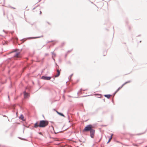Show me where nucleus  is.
Wrapping results in <instances>:
<instances>
[{
    "instance_id": "f257e3e1",
    "label": "nucleus",
    "mask_w": 147,
    "mask_h": 147,
    "mask_svg": "<svg viewBox=\"0 0 147 147\" xmlns=\"http://www.w3.org/2000/svg\"><path fill=\"white\" fill-rule=\"evenodd\" d=\"M49 122L48 121L42 120L40 121L39 124L38 122L34 124V127L37 128L38 127H45L48 125Z\"/></svg>"
},
{
    "instance_id": "f03ea898",
    "label": "nucleus",
    "mask_w": 147,
    "mask_h": 147,
    "mask_svg": "<svg viewBox=\"0 0 147 147\" xmlns=\"http://www.w3.org/2000/svg\"><path fill=\"white\" fill-rule=\"evenodd\" d=\"M93 126L91 125H89L85 127V128L83 129V131H90L93 128Z\"/></svg>"
},
{
    "instance_id": "7ed1b4c3",
    "label": "nucleus",
    "mask_w": 147,
    "mask_h": 147,
    "mask_svg": "<svg viewBox=\"0 0 147 147\" xmlns=\"http://www.w3.org/2000/svg\"><path fill=\"white\" fill-rule=\"evenodd\" d=\"M130 81H127V82H125L124 83L121 87H120L118 88L117 90V91H116V92L115 93V94H116L117 92L120 89H121L123 87V86L125 85L126 84L129 83L130 82Z\"/></svg>"
},
{
    "instance_id": "20e7f679",
    "label": "nucleus",
    "mask_w": 147,
    "mask_h": 147,
    "mask_svg": "<svg viewBox=\"0 0 147 147\" xmlns=\"http://www.w3.org/2000/svg\"><path fill=\"white\" fill-rule=\"evenodd\" d=\"M90 135L91 138H93L94 137L95 130L92 129L90 131Z\"/></svg>"
},
{
    "instance_id": "39448f33",
    "label": "nucleus",
    "mask_w": 147,
    "mask_h": 147,
    "mask_svg": "<svg viewBox=\"0 0 147 147\" xmlns=\"http://www.w3.org/2000/svg\"><path fill=\"white\" fill-rule=\"evenodd\" d=\"M41 78L44 80H50L51 79V77L43 76Z\"/></svg>"
},
{
    "instance_id": "423d86ee",
    "label": "nucleus",
    "mask_w": 147,
    "mask_h": 147,
    "mask_svg": "<svg viewBox=\"0 0 147 147\" xmlns=\"http://www.w3.org/2000/svg\"><path fill=\"white\" fill-rule=\"evenodd\" d=\"M14 57L16 58H20L21 57V56L19 52H16L15 55L14 56Z\"/></svg>"
},
{
    "instance_id": "0eeeda50",
    "label": "nucleus",
    "mask_w": 147,
    "mask_h": 147,
    "mask_svg": "<svg viewBox=\"0 0 147 147\" xmlns=\"http://www.w3.org/2000/svg\"><path fill=\"white\" fill-rule=\"evenodd\" d=\"M57 74L55 75V77H58L60 74V71H59V70L58 69H57Z\"/></svg>"
},
{
    "instance_id": "6e6552de",
    "label": "nucleus",
    "mask_w": 147,
    "mask_h": 147,
    "mask_svg": "<svg viewBox=\"0 0 147 147\" xmlns=\"http://www.w3.org/2000/svg\"><path fill=\"white\" fill-rule=\"evenodd\" d=\"M19 118L20 119H21L22 121H24L25 120V119H24V117L22 115H21L20 116Z\"/></svg>"
},
{
    "instance_id": "1a4fd4ad",
    "label": "nucleus",
    "mask_w": 147,
    "mask_h": 147,
    "mask_svg": "<svg viewBox=\"0 0 147 147\" xmlns=\"http://www.w3.org/2000/svg\"><path fill=\"white\" fill-rule=\"evenodd\" d=\"M24 94L25 98L27 97L29 95V94L28 93H27L25 92H24Z\"/></svg>"
},
{
    "instance_id": "9d476101",
    "label": "nucleus",
    "mask_w": 147,
    "mask_h": 147,
    "mask_svg": "<svg viewBox=\"0 0 147 147\" xmlns=\"http://www.w3.org/2000/svg\"><path fill=\"white\" fill-rule=\"evenodd\" d=\"M104 96L105 97L108 98H109L110 97L111 95L109 94H108V95H104Z\"/></svg>"
},
{
    "instance_id": "9b49d317",
    "label": "nucleus",
    "mask_w": 147,
    "mask_h": 147,
    "mask_svg": "<svg viewBox=\"0 0 147 147\" xmlns=\"http://www.w3.org/2000/svg\"><path fill=\"white\" fill-rule=\"evenodd\" d=\"M113 135V134L111 135V137L109 138V141H108V142H107V143H108L111 141V139H112V138Z\"/></svg>"
},
{
    "instance_id": "f8f14e48",
    "label": "nucleus",
    "mask_w": 147,
    "mask_h": 147,
    "mask_svg": "<svg viewBox=\"0 0 147 147\" xmlns=\"http://www.w3.org/2000/svg\"><path fill=\"white\" fill-rule=\"evenodd\" d=\"M57 113L60 115H61L62 116H64V115H63V114H62V113H59V112H57Z\"/></svg>"
},
{
    "instance_id": "ddd939ff",
    "label": "nucleus",
    "mask_w": 147,
    "mask_h": 147,
    "mask_svg": "<svg viewBox=\"0 0 147 147\" xmlns=\"http://www.w3.org/2000/svg\"><path fill=\"white\" fill-rule=\"evenodd\" d=\"M100 86V82H99L98 84V85L97 86V87H99Z\"/></svg>"
},
{
    "instance_id": "4468645a",
    "label": "nucleus",
    "mask_w": 147,
    "mask_h": 147,
    "mask_svg": "<svg viewBox=\"0 0 147 147\" xmlns=\"http://www.w3.org/2000/svg\"><path fill=\"white\" fill-rule=\"evenodd\" d=\"M39 134H40V135H42V133L41 132H39Z\"/></svg>"
},
{
    "instance_id": "2eb2a0df",
    "label": "nucleus",
    "mask_w": 147,
    "mask_h": 147,
    "mask_svg": "<svg viewBox=\"0 0 147 147\" xmlns=\"http://www.w3.org/2000/svg\"><path fill=\"white\" fill-rule=\"evenodd\" d=\"M101 140V139L100 140H99V142H99Z\"/></svg>"
},
{
    "instance_id": "dca6fc26",
    "label": "nucleus",
    "mask_w": 147,
    "mask_h": 147,
    "mask_svg": "<svg viewBox=\"0 0 147 147\" xmlns=\"http://www.w3.org/2000/svg\"><path fill=\"white\" fill-rule=\"evenodd\" d=\"M40 38V37H36V38Z\"/></svg>"
},
{
    "instance_id": "f3484780",
    "label": "nucleus",
    "mask_w": 147,
    "mask_h": 147,
    "mask_svg": "<svg viewBox=\"0 0 147 147\" xmlns=\"http://www.w3.org/2000/svg\"><path fill=\"white\" fill-rule=\"evenodd\" d=\"M40 13H41V11H40Z\"/></svg>"
},
{
    "instance_id": "a211bd4d",
    "label": "nucleus",
    "mask_w": 147,
    "mask_h": 147,
    "mask_svg": "<svg viewBox=\"0 0 147 147\" xmlns=\"http://www.w3.org/2000/svg\"><path fill=\"white\" fill-rule=\"evenodd\" d=\"M145 147H147V146H145Z\"/></svg>"
}]
</instances>
